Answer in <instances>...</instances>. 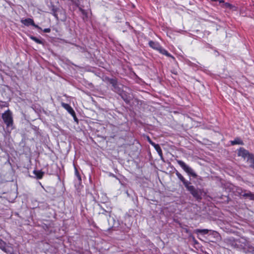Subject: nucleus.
Instances as JSON below:
<instances>
[{
    "label": "nucleus",
    "mask_w": 254,
    "mask_h": 254,
    "mask_svg": "<svg viewBox=\"0 0 254 254\" xmlns=\"http://www.w3.org/2000/svg\"><path fill=\"white\" fill-rule=\"evenodd\" d=\"M175 174L178 178L183 183L187 190L197 200L201 199V192L200 190L196 189L193 186L190 185L191 183L186 180L177 170H176Z\"/></svg>",
    "instance_id": "1"
},
{
    "label": "nucleus",
    "mask_w": 254,
    "mask_h": 254,
    "mask_svg": "<svg viewBox=\"0 0 254 254\" xmlns=\"http://www.w3.org/2000/svg\"><path fill=\"white\" fill-rule=\"evenodd\" d=\"M107 80L112 86V90L115 93L119 94L124 90V85L119 83L116 78H107Z\"/></svg>",
    "instance_id": "2"
},
{
    "label": "nucleus",
    "mask_w": 254,
    "mask_h": 254,
    "mask_svg": "<svg viewBox=\"0 0 254 254\" xmlns=\"http://www.w3.org/2000/svg\"><path fill=\"white\" fill-rule=\"evenodd\" d=\"M177 162L180 166V167L189 175L194 178L197 177L196 174L193 170L187 165L184 161L180 160H177Z\"/></svg>",
    "instance_id": "3"
},
{
    "label": "nucleus",
    "mask_w": 254,
    "mask_h": 254,
    "mask_svg": "<svg viewBox=\"0 0 254 254\" xmlns=\"http://www.w3.org/2000/svg\"><path fill=\"white\" fill-rule=\"evenodd\" d=\"M2 118L7 127H11L13 125L12 114L9 110L5 111L2 115Z\"/></svg>",
    "instance_id": "4"
},
{
    "label": "nucleus",
    "mask_w": 254,
    "mask_h": 254,
    "mask_svg": "<svg viewBox=\"0 0 254 254\" xmlns=\"http://www.w3.org/2000/svg\"><path fill=\"white\" fill-rule=\"evenodd\" d=\"M0 249L6 253L11 254L13 252V248L11 246L7 245L6 243L0 239Z\"/></svg>",
    "instance_id": "5"
},
{
    "label": "nucleus",
    "mask_w": 254,
    "mask_h": 254,
    "mask_svg": "<svg viewBox=\"0 0 254 254\" xmlns=\"http://www.w3.org/2000/svg\"><path fill=\"white\" fill-rule=\"evenodd\" d=\"M20 22H21V23H22L26 26L32 25L37 29L40 30L42 29L38 25L35 24L34 20L31 18H28L24 19H21L20 20Z\"/></svg>",
    "instance_id": "6"
},
{
    "label": "nucleus",
    "mask_w": 254,
    "mask_h": 254,
    "mask_svg": "<svg viewBox=\"0 0 254 254\" xmlns=\"http://www.w3.org/2000/svg\"><path fill=\"white\" fill-rule=\"evenodd\" d=\"M119 95L121 97L123 100L126 103H129L132 99L131 96L128 93H127L126 91H124V90L122 91V93H120Z\"/></svg>",
    "instance_id": "7"
},
{
    "label": "nucleus",
    "mask_w": 254,
    "mask_h": 254,
    "mask_svg": "<svg viewBox=\"0 0 254 254\" xmlns=\"http://www.w3.org/2000/svg\"><path fill=\"white\" fill-rule=\"evenodd\" d=\"M62 106L76 120L75 113L72 107L68 104L62 103Z\"/></svg>",
    "instance_id": "8"
},
{
    "label": "nucleus",
    "mask_w": 254,
    "mask_h": 254,
    "mask_svg": "<svg viewBox=\"0 0 254 254\" xmlns=\"http://www.w3.org/2000/svg\"><path fill=\"white\" fill-rule=\"evenodd\" d=\"M250 154L249 152L243 148H241L238 152V155L242 156L244 159H247Z\"/></svg>",
    "instance_id": "9"
},
{
    "label": "nucleus",
    "mask_w": 254,
    "mask_h": 254,
    "mask_svg": "<svg viewBox=\"0 0 254 254\" xmlns=\"http://www.w3.org/2000/svg\"><path fill=\"white\" fill-rule=\"evenodd\" d=\"M148 44L151 48L157 51H158L159 48H160L161 46L159 43L153 41H150Z\"/></svg>",
    "instance_id": "10"
},
{
    "label": "nucleus",
    "mask_w": 254,
    "mask_h": 254,
    "mask_svg": "<svg viewBox=\"0 0 254 254\" xmlns=\"http://www.w3.org/2000/svg\"><path fill=\"white\" fill-rule=\"evenodd\" d=\"M246 159L247 162L250 164V166L252 168H254V156L250 154Z\"/></svg>",
    "instance_id": "11"
},
{
    "label": "nucleus",
    "mask_w": 254,
    "mask_h": 254,
    "mask_svg": "<svg viewBox=\"0 0 254 254\" xmlns=\"http://www.w3.org/2000/svg\"><path fill=\"white\" fill-rule=\"evenodd\" d=\"M158 51H159L161 54L164 55L168 57L172 58L173 59H174V57L172 56L169 53L167 52L165 49L163 48L161 46H160V48H159L158 50Z\"/></svg>",
    "instance_id": "12"
},
{
    "label": "nucleus",
    "mask_w": 254,
    "mask_h": 254,
    "mask_svg": "<svg viewBox=\"0 0 254 254\" xmlns=\"http://www.w3.org/2000/svg\"><path fill=\"white\" fill-rule=\"evenodd\" d=\"M33 174L36 176L38 179H41L43 177L44 173L41 170H34Z\"/></svg>",
    "instance_id": "13"
},
{
    "label": "nucleus",
    "mask_w": 254,
    "mask_h": 254,
    "mask_svg": "<svg viewBox=\"0 0 254 254\" xmlns=\"http://www.w3.org/2000/svg\"><path fill=\"white\" fill-rule=\"evenodd\" d=\"M242 195L244 197H248L251 200H254V193H252L251 191H248V192H245L242 194Z\"/></svg>",
    "instance_id": "14"
},
{
    "label": "nucleus",
    "mask_w": 254,
    "mask_h": 254,
    "mask_svg": "<svg viewBox=\"0 0 254 254\" xmlns=\"http://www.w3.org/2000/svg\"><path fill=\"white\" fill-rule=\"evenodd\" d=\"M244 144L243 141L239 138H236L234 140L231 141L232 145L240 144L243 145Z\"/></svg>",
    "instance_id": "15"
},
{
    "label": "nucleus",
    "mask_w": 254,
    "mask_h": 254,
    "mask_svg": "<svg viewBox=\"0 0 254 254\" xmlns=\"http://www.w3.org/2000/svg\"><path fill=\"white\" fill-rule=\"evenodd\" d=\"M155 150L157 151L158 153L159 154V156H161V157H162L163 154L162 151L161 147L158 144H156L155 145L153 146Z\"/></svg>",
    "instance_id": "16"
},
{
    "label": "nucleus",
    "mask_w": 254,
    "mask_h": 254,
    "mask_svg": "<svg viewBox=\"0 0 254 254\" xmlns=\"http://www.w3.org/2000/svg\"><path fill=\"white\" fill-rule=\"evenodd\" d=\"M210 230L206 229H196L195 230L196 233H200L203 235L207 234Z\"/></svg>",
    "instance_id": "17"
},
{
    "label": "nucleus",
    "mask_w": 254,
    "mask_h": 254,
    "mask_svg": "<svg viewBox=\"0 0 254 254\" xmlns=\"http://www.w3.org/2000/svg\"><path fill=\"white\" fill-rule=\"evenodd\" d=\"M74 170H75V175L76 177V178H77L79 182L80 183L81 182V178L79 174V173L78 172L77 168L75 167H74Z\"/></svg>",
    "instance_id": "18"
},
{
    "label": "nucleus",
    "mask_w": 254,
    "mask_h": 254,
    "mask_svg": "<svg viewBox=\"0 0 254 254\" xmlns=\"http://www.w3.org/2000/svg\"><path fill=\"white\" fill-rule=\"evenodd\" d=\"M30 38H31V39H32V40H33L34 41H35L36 43H37L38 44H43L42 41L39 39H38L36 37L32 36L30 37Z\"/></svg>",
    "instance_id": "19"
},
{
    "label": "nucleus",
    "mask_w": 254,
    "mask_h": 254,
    "mask_svg": "<svg viewBox=\"0 0 254 254\" xmlns=\"http://www.w3.org/2000/svg\"><path fill=\"white\" fill-rule=\"evenodd\" d=\"M79 10L83 15V18L84 19V17H87V12L81 7H79Z\"/></svg>",
    "instance_id": "20"
},
{
    "label": "nucleus",
    "mask_w": 254,
    "mask_h": 254,
    "mask_svg": "<svg viewBox=\"0 0 254 254\" xmlns=\"http://www.w3.org/2000/svg\"><path fill=\"white\" fill-rule=\"evenodd\" d=\"M71 1L78 6H79L82 2V0H71Z\"/></svg>",
    "instance_id": "21"
},
{
    "label": "nucleus",
    "mask_w": 254,
    "mask_h": 254,
    "mask_svg": "<svg viewBox=\"0 0 254 254\" xmlns=\"http://www.w3.org/2000/svg\"><path fill=\"white\" fill-rule=\"evenodd\" d=\"M223 7H226V8H231L232 7V5L228 2H225L223 5Z\"/></svg>",
    "instance_id": "22"
},
{
    "label": "nucleus",
    "mask_w": 254,
    "mask_h": 254,
    "mask_svg": "<svg viewBox=\"0 0 254 254\" xmlns=\"http://www.w3.org/2000/svg\"><path fill=\"white\" fill-rule=\"evenodd\" d=\"M147 140L149 142V143L151 144L153 146L156 144V143L153 142L148 136H147Z\"/></svg>",
    "instance_id": "23"
},
{
    "label": "nucleus",
    "mask_w": 254,
    "mask_h": 254,
    "mask_svg": "<svg viewBox=\"0 0 254 254\" xmlns=\"http://www.w3.org/2000/svg\"><path fill=\"white\" fill-rule=\"evenodd\" d=\"M51 31L50 28H45L43 30V32L45 33H49Z\"/></svg>",
    "instance_id": "24"
},
{
    "label": "nucleus",
    "mask_w": 254,
    "mask_h": 254,
    "mask_svg": "<svg viewBox=\"0 0 254 254\" xmlns=\"http://www.w3.org/2000/svg\"><path fill=\"white\" fill-rule=\"evenodd\" d=\"M103 211H104L103 212H102L103 214H105L106 213H108V211H107L106 210H105L104 209H103Z\"/></svg>",
    "instance_id": "25"
},
{
    "label": "nucleus",
    "mask_w": 254,
    "mask_h": 254,
    "mask_svg": "<svg viewBox=\"0 0 254 254\" xmlns=\"http://www.w3.org/2000/svg\"><path fill=\"white\" fill-rule=\"evenodd\" d=\"M111 176H112L113 177H116L115 175L114 174H112Z\"/></svg>",
    "instance_id": "26"
}]
</instances>
